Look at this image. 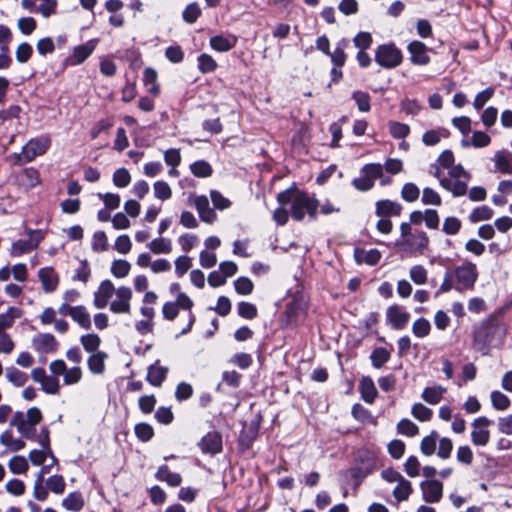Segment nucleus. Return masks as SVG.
Wrapping results in <instances>:
<instances>
[{
	"instance_id": "f257e3e1",
	"label": "nucleus",
	"mask_w": 512,
	"mask_h": 512,
	"mask_svg": "<svg viewBox=\"0 0 512 512\" xmlns=\"http://www.w3.org/2000/svg\"><path fill=\"white\" fill-rule=\"evenodd\" d=\"M42 418L40 409L32 407L26 413L17 411L10 420V426L16 427L24 438L37 441L51 454L49 430L43 428L41 433L37 434L36 425L42 421Z\"/></svg>"
},
{
	"instance_id": "f03ea898",
	"label": "nucleus",
	"mask_w": 512,
	"mask_h": 512,
	"mask_svg": "<svg viewBox=\"0 0 512 512\" xmlns=\"http://www.w3.org/2000/svg\"><path fill=\"white\" fill-rule=\"evenodd\" d=\"M277 200L280 205L289 206L291 216L295 221H302L306 215L309 220L316 219L319 203L317 199L306 192L287 189L278 194Z\"/></svg>"
},
{
	"instance_id": "7ed1b4c3",
	"label": "nucleus",
	"mask_w": 512,
	"mask_h": 512,
	"mask_svg": "<svg viewBox=\"0 0 512 512\" xmlns=\"http://www.w3.org/2000/svg\"><path fill=\"white\" fill-rule=\"evenodd\" d=\"M51 145V139L48 136H41L30 139L23 147L20 153L15 154L16 164H25L33 161L37 156L47 152Z\"/></svg>"
},
{
	"instance_id": "20e7f679",
	"label": "nucleus",
	"mask_w": 512,
	"mask_h": 512,
	"mask_svg": "<svg viewBox=\"0 0 512 512\" xmlns=\"http://www.w3.org/2000/svg\"><path fill=\"white\" fill-rule=\"evenodd\" d=\"M452 275L455 278L457 290H471L477 281L478 271L474 263L464 262L454 269Z\"/></svg>"
},
{
	"instance_id": "39448f33",
	"label": "nucleus",
	"mask_w": 512,
	"mask_h": 512,
	"mask_svg": "<svg viewBox=\"0 0 512 512\" xmlns=\"http://www.w3.org/2000/svg\"><path fill=\"white\" fill-rule=\"evenodd\" d=\"M375 61L383 68L392 69L402 62V53L394 44L380 45L375 51Z\"/></svg>"
},
{
	"instance_id": "423d86ee",
	"label": "nucleus",
	"mask_w": 512,
	"mask_h": 512,
	"mask_svg": "<svg viewBox=\"0 0 512 512\" xmlns=\"http://www.w3.org/2000/svg\"><path fill=\"white\" fill-rule=\"evenodd\" d=\"M26 234L29 236L28 240L21 239L12 243L10 250L11 256H20L33 251L44 238L42 230H32L27 228Z\"/></svg>"
},
{
	"instance_id": "0eeeda50",
	"label": "nucleus",
	"mask_w": 512,
	"mask_h": 512,
	"mask_svg": "<svg viewBox=\"0 0 512 512\" xmlns=\"http://www.w3.org/2000/svg\"><path fill=\"white\" fill-rule=\"evenodd\" d=\"M492 421L485 416L478 417L472 422L471 442L475 446L484 447L489 443L490 431L488 427Z\"/></svg>"
},
{
	"instance_id": "6e6552de",
	"label": "nucleus",
	"mask_w": 512,
	"mask_h": 512,
	"mask_svg": "<svg viewBox=\"0 0 512 512\" xmlns=\"http://www.w3.org/2000/svg\"><path fill=\"white\" fill-rule=\"evenodd\" d=\"M31 378L34 382L41 385V389L50 395H57L60 390V382L54 375H47L43 368L32 369Z\"/></svg>"
},
{
	"instance_id": "1a4fd4ad",
	"label": "nucleus",
	"mask_w": 512,
	"mask_h": 512,
	"mask_svg": "<svg viewBox=\"0 0 512 512\" xmlns=\"http://www.w3.org/2000/svg\"><path fill=\"white\" fill-rule=\"evenodd\" d=\"M114 294L116 298L110 303V311L116 314H129L132 290L129 287L121 286L117 288Z\"/></svg>"
},
{
	"instance_id": "9d476101",
	"label": "nucleus",
	"mask_w": 512,
	"mask_h": 512,
	"mask_svg": "<svg viewBox=\"0 0 512 512\" xmlns=\"http://www.w3.org/2000/svg\"><path fill=\"white\" fill-rule=\"evenodd\" d=\"M386 319L395 330H401L409 322L410 314L399 305H391L386 310Z\"/></svg>"
},
{
	"instance_id": "9b49d317",
	"label": "nucleus",
	"mask_w": 512,
	"mask_h": 512,
	"mask_svg": "<svg viewBox=\"0 0 512 512\" xmlns=\"http://www.w3.org/2000/svg\"><path fill=\"white\" fill-rule=\"evenodd\" d=\"M58 341L50 333H41L32 339V346L39 354L54 353L58 349Z\"/></svg>"
},
{
	"instance_id": "f8f14e48",
	"label": "nucleus",
	"mask_w": 512,
	"mask_h": 512,
	"mask_svg": "<svg viewBox=\"0 0 512 512\" xmlns=\"http://www.w3.org/2000/svg\"><path fill=\"white\" fill-rule=\"evenodd\" d=\"M423 500L427 503H438L443 495V484L438 480L423 481L420 485Z\"/></svg>"
},
{
	"instance_id": "ddd939ff",
	"label": "nucleus",
	"mask_w": 512,
	"mask_h": 512,
	"mask_svg": "<svg viewBox=\"0 0 512 512\" xmlns=\"http://www.w3.org/2000/svg\"><path fill=\"white\" fill-rule=\"evenodd\" d=\"M116 290L117 289H115L113 283L110 280L102 281L97 291L94 293V306L98 309L105 308Z\"/></svg>"
},
{
	"instance_id": "4468645a",
	"label": "nucleus",
	"mask_w": 512,
	"mask_h": 512,
	"mask_svg": "<svg viewBox=\"0 0 512 512\" xmlns=\"http://www.w3.org/2000/svg\"><path fill=\"white\" fill-rule=\"evenodd\" d=\"M193 204L199 214L201 221L208 224H212L216 220L217 215L214 212V210L210 207L209 200L206 196H194Z\"/></svg>"
},
{
	"instance_id": "2eb2a0df",
	"label": "nucleus",
	"mask_w": 512,
	"mask_h": 512,
	"mask_svg": "<svg viewBox=\"0 0 512 512\" xmlns=\"http://www.w3.org/2000/svg\"><path fill=\"white\" fill-rule=\"evenodd\" d=\"M403 242L411 253L423 254L429 245V238L424 231H416Z\"/></svg>"
},
{
	"instance_id": "dca6fc26",
	"label": "nucleus",
	"mask_w": 512,
	"mask_h": 512,
	"mask_svg": "<svg viewBox=\"0 0 512 512\" xmlns=\"http://www.w3.org/2000/svg\"><path fill=\"white\" fill-rule=\"evenodd\" d=\"M198 445L203 453L217 454L222 450V437L218 432H209Z\"/></svg>"
},
{
	"instance_id": "f3484780",
	"label": "nucleus",
	"mask_w": 512,
	"mask_h": 512,
	"mask_svg": "<svg viewBox=\"0 0 512 512\" xmlns=\"http://www.w3.org/2000/svg\"><path fill=\"white\" fill-rule=\"evenodd\" d=\"M408 52L411 62L415 65H427L430 62L427 47L420 41H412L408 45Z\"/></svg>"
},
{
	"instance_id": "a211bd4d",
	"label": "nucleus",
	"mask_w": 512,
	"mask_h": 512,
	"mask_svg": "<svg viewBox=\"0 0 512 512\" xmlns=\"http://www.w3.org/2000/svg\"><path fill=\"white\" fill-rule=\"evenodd\" d=\"M492 160L495 165L494 172H499L506 175L512 174V154L509 151H496Z\"/></svg>"
},
{
	"instance_id": "6ab92c4d",
	"label": "nucleus",
	"mask_w": 512,
	"mask_h": 512,
	"mask_svg": "<svg viewBox=\"0 0 512 512\" xmlns=\"http://www.w3.org/2000/svg\"><path fill=\"white\" fill-rule=\"evenodd\" d=\"M38 276L41 281L43 290L45 292L50 293V292H53L54 290H56L58 283H59V278L53 268H51V267L41 268L38 272Z\"/></svg>"
},
{
	"instance_id": "aec40b11",
	"label": "nucleus",
	"mask_w": 512,
	"mask_h": 512,
	"mask_svg": "<svg viewBox=\"0 0 512 512\" xmlns=\"http://www.w3.org/2000/svg\"><path fill=\"white\" fill-rule=\"evenodd\" d=\"M167 373L168 368L160 366L159 361H156L154 364L148 367L146 380L152 386L160 387L165 380Z\"/></svg>"
},
{
	"instance_id": "412c9836",
	"label": "nucleus",
	"mask_w": 512,
	"mask_h": 512,
	"mask_svg": "<svg viewBox=\"0 0 512 512\" xmlns=\"http://www.w3.org/2000/svg\"><path fill=\"white\" fill-rule=\"evenodd\" d=\"M402 211V206L398 202L391 200H380L376 203V214L379 217L398 216Z\"/></svg>"
},
{
	"instance_id": "4be33fe9",
	"label": "nucleus",
	"mask_w": 512,
	"mask_h": 512,
	"mask_svg": "<svg viewBox=\"0 0 512 512\" xmlns=\"http://www.w3.org/2000/svg\"><path fill=\"white\" fill-rule=\"evenodd\" d=\"M441 187L451 192L454 197H460L467 193L468 186L466 180H457L451 178L441 179Z\"/></svg>"
},
{
	"instance_id": "5701e85b",
	"label": "nucleus",
	"mask_w": 512,
	"mask_h": 512,
	"mask_svg": "<svg viewBox=\"0 0 512 512\" xmlns=\"http://www.w3.org/2000/svg\"><path fill=\"white\" fill-rule=\"evenodd\" d=\"M362 399L369 404H372L377 397V389L373 380L370 377H363L359 385Z\"/></svg>"
},
{
	"instance_id": "b1692460",
	"label": "nucleus",
	"mask_w": 512,
	"mask_h": 512,
	"mask_svg": "<svg viewBox=\"0 0 512 512\" xmlns=\"http://www.w3.org/2000/svg\"><path fill=\"white\" fill-rule=\"evenodd\" d=\"M446 391L447 389L440 385L426 387L421 394V398L428 404L436 405L442 400Z\"/></svg>"
},
{
	"instance_id": "393cba45",
	"label": "nucleus",
	"mask_w": 512,
	"mask_h": 512,
	"mask_svg": "<svg viewBox=\"0 0 512 512\" xmlns=\"http://www.w3.org/2000/svg\"><path fill=\"white\" fill-rule=\"evenodd\" d=\"M108 355L103 352H97L90 354L87 365L91 373L93 374H102L105 371V361Z\"/></svg>"
},
{
	"instance_id": "a878e982",
	"label": "nucleus",
	"mask_w": 512,
	"mask_h": 512,
	"mask_svg": "<svg viewBox=\"0 0 512 512\" xmlns=\"http://www.w3.org/2000/svg\"><path fill=\"white\" fill-rule=\"evenodd\" d=\"M95 44L93 41H89L83 45H79L74 48L71 63L78 65L84 62L94 51Z\"/></svg>"
},
{
	"instance_id": "bb28decb",
	"label": "nucleus",
	"mask_w": 512,
	"mask_h": 512,
	"mask_svg": "<svg viewBox=\"0 0 512 512\" xmlns=\"http://www.w3.org/2000/svg\"><path fill=\"white\" fill-rule=\"evenodd\" d=\"M156 478L159 481L166 482L172 487L179 486L182 481L181 476L178 473L171 472L166 465L159 467L158 471L156 472Z\"/></svg>"
},
{
	"instance_id": "cd10ccee",
	"label": "nucleus",
	"mask_w": 512,
	"mask_h": 512,
	"mask_svg": "<svg viewBox=\"0 0 512 512\" xmlns=\"http://www.w3.org/2000/svg\"><path fill=\"white\" fill-rule=\"evenodd\" d=\"M491 143V137L482 131H475L470 140H462L463 147L473 146L475 148L487 147Z\"/></svg>"
},
{
	"instance_id": "c85d7f7f",
	"label": "nucleus",
	"mask_w": 512,
	"mask_h": 512,
	"mask_svg": "<svg viewBox=\"0 0 512 512\" xmlns=\"http://www.w3.org/2000/svg\"><path fill=\"white\" fill-rule=\"evenodd\" d=\"M71 318L78 323V325L83 329H90L91 328V317L87 309L82 306H74V311L72 313Z\"/></svg>"
},
{
	"instance_id": "c756f323",
	"label": "nucleus",
	"mask_w": 512,
	"mask_h": 512,
	"mask_svg": "<svg viewBox=\"0 0 512 512\" xmlns=\"http://www.w3.org/2000/svg\"><path fill=\"white\" fill-rule=\"evenodd\" d=\"M413 492L412 484L406 478L397 483L393 489V496L398 502L406 501Z\"/></svg>"
},
{
	"instance_id": "7c9ffc66",
	"label": "nucleus",
	"mask_w": 512,
	"mask_h": 512,
	"mask_svg": "<svg viewBox=\"0 0 512 512\" xmlns=\"http://www.w3.org/2000/svg\"><path fill=\"white\" fill-rule=\"evenodd\" d=\"M237 39L235 37L226 38L223 36H214L210 39L211 47L219 52H226L231 50L236 45Z\"/></svg>"
},
{
	"instance_id": "2f4dec72",
	"label": "nucleus",
	"mask_w": 512,
	"mask_h": 512,
	"mask_svg": "<svg viewBox=\"0 0 512 512\" xmlns=\"http://www.w3.org/2000/svg\"><path fill=\"white\" fill-rule=\"evenodd\" d=\"M80 343L89 354L100 352L101 339L97 334L90 333L80 337Z\"/></svg>"
},
{
	"instance_id": "473e14b6",
	"label": "nucleus",
	"mask_w": 512,
	"mask_h": 512,
	"mask_svg": "<svg viewBox=\"0 0 512 512\" xmlns=\"http://www.w3.org/2000/svg\"><path fill=\"white\" fill-rule=\"evenodd\" d=\"M0 443L14 452L20 451L25 447V442L22 439L14 438L9 430L4 431L0 435Z\"/></svg>"
},
{
	"instance_id": "72a5a7b5",
	"label": "nucleus",
	"mask_w": 512,
	"mask_h": 512,
	"mask_svg": "<svg viewBox=\"0 0 512 512\" xmlns=\"http://www.w3.org/2000/svg\"><path fill=\"white\" fill-rule=\"evenodd\" d=\"M62 505L69 511L77 512L83 508L84 499L79 492H72L63 499Z\"/></svg>"
},
{
	"instance_id": "f704fd0d",
	"label": "nucleus",
	"mask_w": 512,
	"mask_h": 512,
	"mask_svg": "<svg viewBox=\"0 0 512 512\" xmlns=\"http://www.w3.org/2000/svg\"><path fill=\"white\" fill-rule=\"evenodd\" d=\"M446 137H448V131L444 128H437L426 131L422 136V141L426 146H433Z\"/></svg>"
},
{
	"instance_id": "c9c22d12",
	"label": "nucleus",
	"mask_w": 512,
	"mask_h": 512,
	"mask_svg": "<svg viewBox=\"0 0 512 512\" xmlns=\"http://www.w3.org/2000/svg\"><path fill=\"white\" fill-rule=\"evenodd\" d=\"M148 248L154 254H169L172 251V242L167 238H156L153 239L149 244Z\"/></svg>"
},
{
	"instance_id": "e433bc0d",
	"label": "nucleus",
	"mask_w": 512,
	"mask_h": 512,
	"mask_svg": "<svg viewBox=\"0 0 512 512\" xmlns=\"http://www.w3.org/2000/svg\"><path fill=\"white\" fill-rule=\"evenodd\" d=\"M7 380L17 387L24 386L28 381V375L15 367L6 368Z\"/></svg>"
},
{
	"instance_id": "4c0bfd02",
	"label": "nucleus",
	"mask_w": 512,
	"mask_h": 512,
	"mask_svg": "<svg viewBox=\"0 0 512 512\" xmlns=\"http://www.w3.org/2000/svg\"><path fill=\"white\" fill-rule=\"evenodd\" d=\"M438 440V433L432 431L429 435L425 436L420 443V450L426 456H431L435 453L436 444Z\"/></svg>"
},
{
	"instance_id": "58836bf2",
	"label": "nucleus",
	"mask_w": 512,
	"mask_h": 512,
	"mask_svg": "<svg viewBox=\"0 0 512 512\" xmlns=\"http://www.w3.org/2000/svg\"><path fill=\"white\" fill-rule=\"evenodd\" d=\"M490 400L493 408L498 411H504L510 406V399L499 390L491 392Z\"/></svg>"
},
{
	"instance_id": "ea45409f",
	"label": "nucleus",
	"mask_w": 512,
	"mask_h": 512,
	"mask_svg": "<svg viewBox=\"0 0 512 512\" xmlns=\"http://www.w3.org/2000/svg\"><path fill=\"white\" fill-rule=\"evenodd\" d=\"M190 170L194 176L200 178H206L211 176L213 171L211 165L204 160H199L192 163L190 166Z\"/></svg>"
},
{
	"instance_id": "a19ab883",
	"label": "nucleus",
	"mask_w": 512,
	"mask_h": 512,
	"mask_svg": "<svg viewBox=\"0 0 512 512\" xmlns=\"http://www.w3.org/2000/svg\"><path fill=\"white\" fill-rule=\"evenodd\" d=\"M8 467L13 474H24L27 472L29 465L25 457L17 455L9 460Z\"/></svg>"
},
{
	"instance_id": "79ce46f5",
	"label": "nucleus",
	"mask_w": 512,
	"mask_h": 512,
	"mask_svg": "<svg viewBox=\"0 0 512 512\" xmlns=\"http://www.w3.org/2000/svg\"><path fill=\"white\" fill-rule=\"evenodd\" d=\"M410 279L417 285H423L427 282L428 271L423 265H414L409 270Z\"/></svg>"
},
{
	"instance_id": "37998d69",
	"label": "nucleus",
	"mask_w": 512,
	"mask_h": 512,
	"mask_svg": "<svg viewBox=\"0 0 512 512\" xmlns=\"http://www.w3.org/2000/svg\"><path fill=\"white\" fill-rule=\"evenodd\" d=\"M411 414L415 419L426 422L432 418L433 411L422 403H415L411 408Z\"/></svg>"
},
{
	"instance_id": "c03bdc74",
	"label": "nucleus",
	"mask_w": 512,
	"mask_h": 512,
	"mask_svg": "<svg viewBox=\"0 0 512 512\" xmlns=\"http://www.w3.org/2000/svg\"><path fill=\"white\" fill-rule=\"evenodd\" d=\"M154 196L162 201L168 200L172 196V190L165 181H156L153 185Z\"/></svg>"
},
{
	"instance_id": "a18cd8bd",
	"label": "nucleus",
	"mask_w": 512,
	"mask_h": 512,
	"mask_svg": "<svg viewBox=\"0 0 512 512\" xmlns=\"http://www.w3.org/2000/svg\"><path fill=\"white\" fill-rule=\"evenodd\" d=\"M493 216V210L486 206L476 207L469 216L471 222L476 223L491 219Z\"/></svg>"
},
{
	"instance_id": "49530a36",
	"label": "nucleus",
	"mask_w": 512,
	"mask_h": 512,
	"mask_svg": "<svg viewBox=\"0 0 512 512\" xmlns=\"http://www.w3.org/2000/svg\"><path fill=\"white\" fill-rule=\"evenodd\" d=\"M397 431L402 435L414 437L419 433V427L411 420L405 418L397 424Z\"/></svg>"
},
{
	"instance_id": "de8ad7c7",
	"label": "nucleus",
	"mask_w": 512,
	"mask_h": 512,
	"mask_svg": "<svg viewBox=\"0 0 512 512\" xmlns=\"http://www.w3.org/2000/svg\"><path fill=\"white\" fill-rule=\"evenodd\" d=\"M82 375L83 372L79 366L67 368L63 375V383L67 386L77 384L81 381Z\"/></svg>"
},
{
	"instance_id": "09e8293b",
	"label": "nucleus",
	"mask_w": 512,
	"mask_h": 512,
	"mask_svg": "<svg viewBox=\"0 0 512 512\" xmlns=\"http://www.w3.org/2000/svg\"><path fill=\"white\" fill-rule=\"evenodd\" d=\"M431 330L430 322L425 318L417 319L412 325V332L418 338H424L429 335Z\"/></svg>"
},
{
	"instance_id": "8fccbe9b",
	"label": "nucleus",
	"mask_w": 512,
	"mask_h": 512,
	"mask_svg": "<svg viewBox=\"0 0 512 512\" xmlns=\"http://www.w3.org/2000/svg\"><path fill=\"white\" fill-rule=\"evenodd\" d=\"M130 269H131L130 263L128 261L122 260V259L113 261V263L111 265V273L116 278L126 277L129 274Z\"/></svg>"
},
{
	"instance_id": "3c124183",
	"label": "nucleus",
	"mask_w": 512,
	"mask_h": 512,
	"mask_svg": "<svg viewBox=\"0 0 512 512\" xmlns=\"http://www.w3.org/2000/svg\"><path fill=\"white\" fill-rule=\"evenodd\" d=\"M389 132L396 139H404L410 133V127L404 123L391 121L389 123Z\"/></svg>"
},
{
	"instance_id": "603ef678",
	"label": "nucleus",
	"mask_w": 512,
	"mask_h": 512,
	"mask_svg": "<svg viewBox=\"0 0 512 512\" xmlns=\"http://www.w3.org/2000/svg\"><path fill=\"white\" fill-rule=\"evenodd\" d=\"M234 288L240 295H250L253 292L254 284L247 277H239L234 281Z\"/></svg>"
},
{
	"instance_id": "864d4df0",
	"label": "nucleus",
	"mask_w": 512,
	"mask_h": 512,
	"mask_svg": "<svg viewBox=\"0 0 512 512\" xmlns=\"http://www.w3.org/2000/svg\"><path fill=\"white\" fill-rule=\"evenodd\" d=\"M91 247L96 252H103L108 248V241L105 232L96 231L93 234Z\"/></svg>"
},
{
	"instance_id": "5fc2aeb1",
	"label": "nucleus",
	"mask_w": 512,
	"mask_h": 512,
	"mask_svg": "<svg viewBox=\"0 0 512 512\" xmlns=\"http://www.w3.org/2000/svg\"><path fill=\"white\" fill-rule=\"evenodd\" d=\"M361 173L366 175L371 181L375 182L376 179L382 177L383 166L379 163L367 164L362 168Z\"/></svg>"
},
{
	"instance_id": "6e6d98bb",
	"label": "nucleus",
	"mask_w": 512,
	"mask_h": 512,
	"mask_svg": "<svg viewBox=\"0 0 512 512\" xmlns=\"http://www.w3.org/2000/svg\"><path fill=\"white\" fill-rule=\"evenodd\" d=\"M370 358L375 368H381L389 360L390 353L385 348H377Z\"/></svg>"
},
{
	"instance_id": "4d7b16f0",
	"label": "nucleus",
	"mask_w": 512,
	"mask_h": 512,
	"mask_svg": "<svg viewBox=\"0 0 512 512\" xmlns=\"http://www.w3.org/2000/svg\"><path fill=\"white\" fill-rule=\"evenodd\" d=\"M131 181V175L125 168L117 169L113 174V183L119 188H124L129 185Z\"/></svg>"
},
{
	"instance_id": "13d9d810",
	"label": "nucleus",
	"mask_w": 512,
	"mask_h": 512,
	"mask_svg": "<svg viewBox=\"0 0 512 512\" xmlns=\"http://www.w3.org/2000/svg\"><path fill=\"white\" fill-rule=\"evenodd\" d=\"M47 487L56 494H62L65 490V481L61 475H53L47 479Z\"/></svg>"
},
{
	"instance_id": "bf43d9fd",
	"label": "nucleus",
	"mask_w": 512,
	"mask_h": 512,
	"mask_svg": "<svg viewBox=\"0 0 512 512\" xmlns=\"http://www.w3.org/2000/svg\"><path fill=\"white\" fill-rule=\"evenodd\" d=\"M494 88L488 87L483 91L479 92L473 101V106L476 110L481 109L494 95Z\"/></svg>"
},
{
	"instance_id": "052dcab7",
	"label": "nucleus",
	"mask_w": 512,
	"mask_h": 512,
	"mask_svg": "<svg viewBox=\"0 0 512 512\" xmlns=\"http://www.w3.org/2000/svg\"><path fill=\"white\" fill-rule=\"evenodd\" d=\"M420 190L414 183L404 184L401 196L407 202H414L419 198Z\"/></svg>"
},
{
	"instance_id": "680f3d73",
	"label": "nucleus",
	"mask_w": 512,
	"mask_h": 512,
	"mask_svg": "<svg viewBox=\"0 0 512 512\" xmlns=\"http://www.w3.org/2000/svg\"><path fill=\"white\" fill-rule=\"evenodd\" d=\"M461 226V221L451 216L444 220L442 230L447 235H455L460 231Z\"/></svg>"
},
{
	"instance_id": "e2e57ef3",
	"label": "nucleus",
	"mask_w": 512,
	"mask_h": 512,
	"mask_svg": "<svg viewBox=\"0 0 512 512\" xmlns=\"http://www.w3.org/2000/svg\"><path fill=\"white\" fill-rule=\"evenodd\" d=\"M57 0H43L42 3L37 6L36 13H40L44 18H49L56 13Z\"/></svg>"
},
{
	"instance_id": "0e129e2a",
	"label": "nucleus",
	"mask_w": 512,
	"mask_h": 512,
	"mask_svg": "<svg viewBox=\"0 0 512 512\" xmlns=\"http://www.w3.org/2000/svg\"><path fill=\"white\" fill-rule=\"evenodd\" d=\"M238 314L245 319H254L257 317V308L249 302H240L238 304Z\"/></svg>"
},
{
	"instance_id": "69168bd1",
	"label": "nucleus",
	"mask_w": 512,
	"mask_h": 512,
	"mask_svg": "<svg viewBox=\"0 0 512 512\" xmlns=\"http://www.w3.org/2000/svg\"><path fill=\"white\" fill-rule=\"evenodd\" d=\"M352 97L361 112H368L370 110V96L368 93L356 91L353 93Z\"/></svg>"
},
{
	"instance_id": "338daca9",
	"label": "nucleus",
	"mask_w": 512,
	"mask_h": 512,
	"mask_svg": "<svg viewBox=\"0 0 512 512\" xmlns=\"http://www.w3.org/2000/svg\"><path fill=\"white\" fill-rule=\"evenodd\" d=\"M198 67L201 72L208 73L214 71L217 67V64L210 55L201 54L198 57Z\"/></svg>"
},
{
	"instance_id": "774afa93",
	"label": "nucleus",
	"mask_w": 512,
	"mask_h": 512,
	"mask_svg": "<svg viewBox=\"0 0 512 512\" xmlns=\"http://www.w3.org/2000/svg\"><path fill=\"white\" fill-rule=\"evenodd\" d=\"M135 434L141 441L147 442L153 437L154 431L151 425L139 423L135 426Z\"/></svg>"
}]
</instances>
